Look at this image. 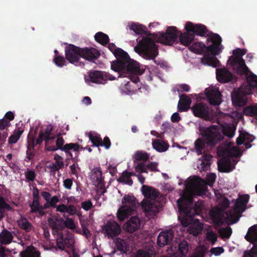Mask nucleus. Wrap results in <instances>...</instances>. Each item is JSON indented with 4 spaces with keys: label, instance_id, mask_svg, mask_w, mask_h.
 Returning a JSON list of instances; mask_svg holds the SVG:
<instances>
[{
    "label": "nucleus",
    "instance_id": "obj_16",
    "mask_svg": "<svg viewBox=\"0 0 257 257\" xmlns=\"http://www.w3.org/2000/svg\"><path fill=\"white\" fill-rule=\"evenodd\" d=\"M80 52L81 58L91 62H95L100 55V52L93 47L80 48Z\"/></svg>",
    "mask_w": 257,
    "mask_h": 257
},
{
    "label": "nucleus",
    "instance_id": "obj_63",
    "mask_svg": "<svg viewBox=\"0 0 257 257\" xmlns=\"http://www.w3.org/2000/svg\"><path fill=\"white\" fill-rule=\"evenodd\" d=\"M187 106L188 105H186V103L179 101L178 104V111L180 112L185 111L188 109Z\"/></svg>",
    "mask_w": 257,
    "mask_h": 257
},
{
    "label": "nucleus",
    "instance_id": "obj_40",
    "mask_svg": "<svg viewBox=\"0 0 257 257\" xmlns=\"http://www.w3.org/2000/svg\"><path fill=\"white\" fill-rule=\"evenodd\" d=\"M35 146V144L34 138H32L31 139L28 140L27 144V151L26 152L27 158L28 159V160H31L34 157V154L31 152V150L34 149Z\"/></svg>",
    "mask_w": 257,
    "mask_h": 257
},
{
    "label": "nucleus",
    "instance_id": "obj_64",
    "mask_svg": "<svg viewBox=\"0 0 257 257\" xmlns=\"http://www.w3.org/2000/svg\"><path fill=\"white\" fill-rule=\"evenodd\" d=\"M136 257H151L150 253L146 251L140 249L137 251Z\"/></svg>",
    "mask_w": 257,
    "mask_h": 257
},
{
    "label": "nucleus",
    "instance_id": "obj_3",
    "mask_svg": "<svg viewBox=\"0 0 257 257\" xmlns=\"http://www.w3.org/2000/svg\"><path fill=\"white\" fill-rule=\"evenodd\" d=\"M113 55L116 60L111 62V69L118 72L120 77H126L127 74L142 73L139 63L131 59L128 54L121 48H117Z\"/></svg>",
    "mask_w": 257,
    "mask_h": 257
},
{
    "label": "nucleus",
    "instance_id": "obj_24",
    "mask_svg": "<svg viewBox=\"0 0 257 257\" xmlns=\"http://www.w3.org/2000/svg\"><path fill=\"white\" fill-rule=\"evenodd\" d=\"M142 191L146 198L151 200L156 199L160 194V192L157 189L145 185L142 187Z\"/></svg>",
    "mask_w": 257,
    "mask_h": 257
},
{
    "label": "nucleus",
    "instance_id": "obj_48",
    "mask_svg": "<svg viewBox=\"0 0 257 257\" xmlns=\"http://www.w3.org/2000/svg\"><path fill=\"white\" fill-rule=\"evenodd\" d=\"M48 221L50 227L53 230H55L56 232L62 228L61 224L60 223H58L56 220L52 218H49L48 219Z\"/></svg>",
    "mask_w": 257,
    "mask_h": 257
},
{
    "label": "nucleus",
    "instance_id": "obj_15",
    "mask_svg": "<svg viewBox=\"0 0 257 257\" xmlns=\"http://www.w3.org/2000/svg\"><path fill=\"white\" fill-rule=\"evenodd\" d=\"M102 230L108 238H113L117 236L121 232L120 225L114 221H108L103 226Z\"/></svg>",
    "mask_w": 257,
    "mask_h": 257
},
{
    "label": "nucleus",
    "instance_id": "obj_6",
    "mask_svg": "<svg viewBox=\"0 0 257 257\" xmlns=\"http://www.w3.org/2000/svg\"><path fill=\"white\" fill-rule=\"evenodd\" d=\"M192 202V199L184 197H181L177 202L180 214L178 219L184 227H187L199 221L198 219H194V214L191 212L192 208L190 206Z\"/></svg>",
    "mask_w": 257,
    "mask_h": 257
},
{
    "label": "nucleus",
    "instance_id": "obj_36",
    "mask_svg": "<svg viewBox=\"0 0 257 257\" xmlns=\"http://www.w3.org/2000/svg\"><path fill=\"white\" fill-rule=\"evenodd\" d=\"M153 148L159 152L166 151L169 147L168 144L164 141L156 140L152 143Z\"/></svg>",
    "mask_w": 257,
    "mask_h": 257
},
{
    "label": "nucleus",
    "instance_id": "obj_62",
    "mask_svg": "<svg viewBox=\"0 0 257 257\" xmlns=\"http://www.w3.org/2000/svg\"><path fill=\"white\" fill-rule=\"evenodd\" d=\"M60 197L58 196H54L49 200V202L51 207L53 208L56 207V204L59 202Z\"/></svg>",
    "mask_w": 257,
    "mask_h": 257
},
{
    "label": "nucleus",
    "instance_id": "obj_58",
    "mask_svg": "<svg viewBox=\"0 0 257 257\" xmlns=\"http://www.w3.org/2000/svg\"><path fill=\"white\" fill-rule=\"evenodd\" d=\"M100 144L102 145H100V146H103L107 150L109 149L111 146V142L108 137H105L103 139V141L101 140Z\"/></svg>",
    "mask_w": 257,
    "mask_h": 257
},
{
    "label": "nucleus",
    "instance_id": "obj_42",
    "mask_svg": "<svg viewBox=\"0 0 257 257\" xmlns=\"http://www.w3.org/2000/svg\"><path fill=\"white\" fill-rule=\"evenodd\" d=\"M178 250L181 257H185L188 251V242L185 240H183L179 243Z\"/></svg>",
    "mask_w": 257,
    "mask_h": 257
},
{
    "label": "nucleus",
    "instance_id": "obj_54",
    "mask_svg": "<svg viewBox=\"0 0 257 257\" xmlns=\"http://www.w3.org/2000/svg\"><path fill=\"white\" fill-rule=\"evenodd\" d=\"M65 226L69 229H73L75 228V225L73 220L72 218L67 217L64 222Z\"/></svg>",
    "mask_w": 257,
    "mask_h": 257
},
{
    "label": "nucleus",
    "instance_id": "obj_33",
    "mask_svg": "<svg viewBox=\"0 0 257 257\" xmlns=\"http://www.w3.org/2000/svg\"><path fill=\"white\" fill-rule=\"evenodd\" d=\"M13 238V236L12 233L7 230L4 229L0 233V243L1 244H9L12 242Z\"/></svg>",
    "mask_w": 257,
    "mask_h": 257
},
{
    "label": "nucleus",
    "instance_id": "obj_25",
    "mask_svg": "<svg viewBox=\"0 0 257 257\" xmlns=\"http://www.w3.org/2000/svg\"><path fill=\"white\" fill-rule=\"evenodd\" d=\"M158 164L155 162H151L147 165H146L144 163H140L137 164L135 167V170L137 172L148 173L147 169L150 170L152 171H158L157 169Z\"/></svg>",
    "mask_w": 257,
    "mask_h": 257
},
{
    "label": "nucleus",
    "instance_id": "obj_5",
    "mask_svg": "<svg viewBox=\"0 0 257 257\" xmlns=\"http://www.w3.org/2000/svg\"><path fill=\"white\" fill-rule=\"evenodd\" d=\"M134 50L140 55H142L144 59L153 60L155 64H159L155 59L158 55V47L152 38L143 37L135 47Z\"/></svg>",
    "mask_w": 257,
    "mask_h": 257
},
{
    "label": "nucleus",
    "instance_id": "obj_39",
    "mask_svg": "<svg viewBox=\"0 0 257 257\" xmlns=\"http://www.w3.org/2000/svg\"><path fill=\"white\" fill-rule=\"evenodd\" d=\"M222 131L223 135L232 138L234 135L235 128L231 124H227L222 127Z\"/></svg>",
    "mask_w": 257,
    "mask_h": 257
},
{
    "label": "nucleus",
    "instance_id": "obj_26",
    "mask_svg": "<svg viewBox=\"0 0 257 257\" xmlns=\"http://www.w3.org/2000/svg\"><path fill=\"white\" fill-rule=\"evenodd\" d=\"M92 178L93 182L100 186L101 189L104 187V179L102 176V171L100 168H94L92 172Z\"/></svg>",
    "mask_w": 257,
    "mask_h": 257
},
{
    "label": "nucleus",
    "instance_id": "obj_28",
    "mask_svg": "<svg viewBox=\"0 0 257 257\" xmlns=\"http://www.w3.org/2000/svg\"><path fill=\"white\" fill-rule=\"evenodd\" d=\"M20 257H41V253L33 245H31L26 247L25 250L21 251Z\"/></svg>",
    "mask_w": 257,
    "mask_h": 257
},
{
    "label": "nucleus",
    "instance_id": "obj_1",
    "mask_svg": "<svg viewBox=\"0 0 257 257\" xmlns=\"http://www.w3.org/2000/svg\"><path fill=\"white\" fill-rule=\"evenodd\" d=\"M207 41L212 43L206 46L201 42H194L189 47V49L198 54H204L201 59V63L205 65L217 67L219 65L220 62L215 57L221 51L222 46L221 37L217 34L210 32L207 34Z\"/></svg>",
    "mask_w": 257,
    "mask_h": 257
},
{
    "label": "nucleus",
    "instance_id": "obj_34",
    "mask_svg": "<svg viewBox=\"0 0 257 257\" xmlns=\"http://www.w3.org/2000/svg\"><path fill=\"white\" fill-rule=\"evenodd\" d=\"M69 240V237H66L64 238L63 235L61 233L59 235V237L56 239V244L59 249L61 250H64L65 247H71V244H67V241Z\"/></svg>",
    "mask_w": 257,
    "mask_h": 257
},
{
    "label": "nucleus",
    "instance_id": "obj_37",
    "mask_svg": "<svg viewBox=\"0 0 257 257\" xmlns=\"http://www.w3.org/2000/svg\"><path fill=\"white\" fill-rule=\"evenodd\" d=\"M18 222L20 227L26 232H30L33 228L32 224L26 218L21 219Z\"/></svg>",
    "mask_w": 257,
    "mask_h": 257
},
{
    "label": "nucleus",
    "instance_id": "obj_19",
    "mask_svg": "<svg viewBox=\"0 0 257 257\" xmlns=\"http://www.w3.org/2000/svg\"><path fill=\"white\" fill-rule=\"evenodd\" d=\"M205 92L206 97L211 104L214 105L220 104L221 102V94L218 90L206 88Z\"/></svg>",
    "mask_w": 257,
    "mask_h": 257
},
{
    "label": "nucleus",
    "instance_id": "obj_12",
    "mask_svg": "<svg viewBox=\"0 0 257 257\" xmlns=\"http://www.w3.org/2000/svg\"><path fill=\"white\" fill-rule=\"evenodd\" d=\"M191 110L196 117L204 120H210L211 118V110L208 105L204 102H196L192 107Z\"/></svg>",
    "mask_w": 257,
    "mask_h": 257
},
{
    "label": "nucleus",
    "instance_id": "obj_29",
    "mask_svg": "<svg viewBox=\"0 0 257 257\" xmlns=\"http://www.w3.org/2000/svg\"><path fill=\"white\" fill-rule=\"evenodd\" d=\"M245 239L252 244H257V224L250 227L245 235Z\"/></svg>",
    "mask_w": 257,
    "mask_h": 257
},
{
    "label": "nucleus",
    "instance_id": "obj_60",
    "mask_svg": "<svg viewBox=\"0 0 257 257\" xmlns=\"http://www.w3.org/2000/svg\"><path fill=\"white\" fill-rule=\"evenodd\" d=\"M71 158L72 159L73 161L74 162V163H73L72 165H71L70 166L71 174L77 176L78 173H77V171L76 170V164L77 163V159H75L73 158V157Z\"/></svg>",
    "mask_w": 257,
    "mask_h": 257
},
{
    "label": "nucleus",
    "instance_id": "obj_50",
    "mask_svg": "<svg viewBox=\"0 0 257 257\" xmlns=\"http://www.w3.org/2000/svg\"><path fill=\"white\" fill-rule=\"evenodd\" d=\"M29 206L31 208V212L33 213H37L38 209L41 208L39 200H33L32 202L29 204Z\"/></svg>",
    "mask_w": 257,
    "mask_h": 257
},
{
    "label": "nucleus",
    "instance_id": "obj_4",
    "mask_svg": "<svg viewBox=\"0 0 257 257\" xmlns=\"http://www.w3.org/2000/svg\"><path fill=\"white\" fill-rule=\"evenodd\" d=\"M199 130L203 140L198 139L194 143L195 149L198 155L202 154L206 144L212 147L223 139L216 125H211L209 127H201Z\"/></svg>",
    "mask_w": 257,
    "mask_h": 257
},
{
    "label": "nucleus",
    "instance_id": "obj_52",
    "mask_svg": "<svg viewBox=\"0 0 257 257\" xmlns=\"http://www.w3.org/2000/svg\"><path fill=\"white\" fill-rule=\"evenodd\" d=\"M11 125V123L9 121L5 118L0 119V130L4 131L6 130L7 132L8 128Z\"/></svg>",
    "mask_w": 257,
    "mask_h": 257
},
{
    "label": "nucleus",
    "instance_id": "obj_9",
    "mask_svg": "<svg viewBox=\"0 0 257 257\" xmlns=\"http://www.w3.org/2000/svg\"><path fill=\"white\" fill-rule=\"evenodd\" d=\"M137 203V200L134 196L125 195L122 198V203L123 204H128V205H124L118 209L117 212L118 219L120 221H123L130 215L133 214L134 212L136 210Z\"/></svg>",
    "mask_w": 257,
    "mask_h": 257
},
{
    "label": "nucleus",
    "instance_id": "obj_8",
    "mask_svg": "<svg viewBox=\"0 0 257 257\" xmlns=\"http://www.w3.org/2000/svg\"><path fill=\"white\" fill-rule=\"evenodd\" d=\"M246 52V49L236 48L232 52L234 56H231L227 61L234 71L238 75H242L249 71L244 60L242 58Z\"/></svg>",
    "mask_w": 257,
    "mask_h": 257
},
{
    "label": "nucleus",
    "instance_id": "obj_35",
    "mask_svg": "<svg viewBox=\"0 0 257 257\" xmlns=\"http://www.w3.org/2000/svg\"><path fill=\"white\" fill-rule=\"evenodd\" d=\"M94 39L97 42L103 46L108 44L109 42L108 35L101 32L96 33L94 36Z\"/></svg>",
    "mask_w": 257,
    "mask_h": 257
},
{
    "label": "nucleus",
    "instance_id": "obj_59",
    "mask_svg": "<svg viewBox=\"0 0 257 257\" xmlns=\"http://www.w3.org/2000/svg\"><path fill=\"white\" fill-rule=\"evenodd\" d=\"M92 206V203L90 200L85 201L81 203L82 208L86 211L90 210Z\"/></svg>",
    "mask_w": 257,
    "mask_h": 257
},
{
    "label": "nucleus",
    "instance_id": "obj_10",
    "mask_svg": "<svg viewBox=\"0 0 257 257\" xmlns=\"http://www.w3.org/2000/svg\"><path fill=\"white\" fill-rule=\"evenodd\" d=\"M65 59L70 63L76 66L83 67L84 62L80 61L81 58L80 48L73 44H69L65 49Z\"/></svg>",
    "mask_w": 257,
    "mask_h": 257
},
{
    "label": "nucleus",
    "instance_id": "obj_21",
    "mask_svg": "<svg viewBox=\"0 0 257 257\" xmlns=\"http://www.w3.org/2000/svg\"><path fill=\"white\" fill-rule=\"evenodd\" d=\"M141 204L143 211L148 215H155L159 211V206L151 200L144 199Z\"/></svg>",
    "mask_w": 257,
    "mask_h": 257
},
{
    "label": "nucleus",
    "instance_id": "obj_47",
    "mask_svg": "<svg viewBox=\"0 0 257 257\" xmlns=\"http://www.w3.org/2000/svg\"><path fill=\"white\" fill-rule=\"evenodd\" d=\"M65 59L63 56H54L53 61L57 66L62 67L66 65Z\"/></svg>",
    "mask_w": 257,
    "mask_h": 257
},
{
    "label": "nucleus",
    "instance_id": "obj_45",
    "mask_svg": "<svg viewBox=\"0 0 257 257\" xmlns=\"http://www.w3.org/2000/svg\"><path fill=\"white\" fill-rule=\"evenodd\" d=\"M53 126L51 124L48 125L44 132H41L40 134H42V136L44 138V140L47 143L50 141V135L53 130Z\"/></svg>",
    "mask_w": 257,
    "mask_h": 257
},
{
    "label": "nucleus",
    "instance_id": "obj_11",
    "mask_svg": "<svg viewBox=\"0 0 257 257\" xmlns=\"http://www.w3.org/2000/svg\"><path fill=\"white\" fill-rule=\"evenodd\" d=\"M178 37L176 27H168L165 33H160L157 35L158 42L166 45H172L177 41Z\"/></svg>",
    "mask_w": 257,
    "mask_h": 257
},
{
    "label": "nucleus",
    "instance_id": "obj_31",
    "mask_svg": "<svg viewBox=\"0 0 257 257\" xmlns=\"http://www.w3.org/2000/svg\"><path fill=\"white\" fill-rule=\"evenodd\" d=\"M115 243L116 249L120 251L121 253H126L129 251L130 246L125 240L118 238Z\"/></svg>",
    "mask_w": 257,
    "mask_h": 257
},
{
    "label": "nucleus",
    "instance_id": "obj_38",
    "mask_svg": "<svg viewBox=\"0 0 257 257\" xmlns=\"http://www.w3.org/2000/svg\"><path fill=\"white\" fill-rule=\"evenodd\" d=\"M243 113L246 116L254 117L257 119V105L246 107L243 109Z\"/></svg>",
    "mask_w": 257,
    "mask_h": 257
},
{
    "label": "nucleus",
    "instance_id": "obj_55",
    "mask_svg": "<svg viewBox=\"0 0 257 257\" xmlns=\"http://www.w3.org/2000/svg\"><path fill=\"white\" fill-rule=\"evenodd\" d=\"M66 213H68L70 215H73L77 213V210L74 205L70 204L66 205Z\"/></svg>",
    "mask_w": 257,
    "mask_h": 257
},
{
    "label": "nucleus",
    "instance_id": "obj_32",
    "mask_svg": "<svg viewBox=\"0 0 257 257\" xmlns=\"http://www.w3.org/2000/svg\"><path fill=\"white\" fill-rule=\"evenodd\" d=\"M194 39V35L191 32L181 33L179 38L180 42L181 44L185 46L190 45Z\"/></svg>",
    "mask_w": 257,
    "mask_h": 257
},
{
    "label": "nucleus",
    "instance_id": "obj_43",
    "mask_svg": "<svg viewBox=\"0 0 257 257\" xmlns=\"http://www.w3.org/2000/svg\"><path fill=\"white\" fill-rule=\"evenodd\" d=\"M89 140L92 143V147H99L100 144L101 138L100 136L97 134H92L90 133L88 135Z\"/></svg>",
    "mask_w": 257,
    "mask_h": 257
},
{
    "label": "nucleus",
    "instance_id": "obj_57",
    "mask_svg": "<svg viewBox=\"0 0 257 257\" xmlns=\"http://www.w3.org/2000/svg\"><path fill=\"white\" fill-rule=\"evenodd\" d=\"M11 250L6 247L0 245V257H7V254L10 253Z\"/></svg>",
    "mask_w": 257,
    "mask_h": 257
},
{
    "label": "nucleus",
    "instance_id": "obj_14",
    "mask_svg": "<svg viewBox=\"0 0 257 257\" xmlns=\"http://www.w3.org/2000/svg\"><path fill=\"white\" fill-rule=\"evenodd\" d=\"M64 142L63 138L61 136L60 134H59L56 141V145L59 150L64 151L70 158H72V154L70 152L71 150H73L74 152H79V149L82 148L80 145L77 143H69L64 145Z\"/></svg>",
    "mask_w": 257,
    "mask_h": 257
},
{
    "label": "nucleus",
    "instance_id": "obj_23",
    "mask_svg": "<svg viewBox=\"0 0 257 257\" xmlns=\"http://www.w3.org/2000/svg\"><path fill=\"white\" fill-rule=\"evenodd\" d=\"M216 78L220 83H227L229 82L232 78L231 73L227 69H216Z\"/></svg>",
    "mask_w": 257,
    "mask_h": 257
},
{
    "label": "nucleus",
    "instance_id": "obj_22",
    "mask_svg": "<svg viewBox=\"0 0 257 257\" xmlns=\"http://www.w3.org/2000/svg\"><path fill=\"white\" fill-rule=\"evenodd\" d=\"M141 226V220L138 216L132 217L124 225L126 231L133 233L137 231Z\"/></svg>",
    "mask_w": 257,
    "mask_h": 257
},
{
    "label": "nucleus",
    "instance_id": "obj_51",
    "mask_svg": "<svg viewBox=\"0 0 257 257\" xmlns=\"http://www.w3.org/2000/svg\"><path fill=\"white\" fill-rule=\"evenodd\" d=\"M11 208L10 205L8 204L2 196H0V213H3L4 209H10Z\"/></svg>",
    "mask_w": 257,
    "mask_h": 257
},
{
    "label": "nucleus",
    "instance_id": "obj_2",
    "mask_svg": "<svg viewBox=\"0 0 257 257\" xmlns=\"http://www.w3.org/2000/svg\"><path fill=\"white\" fill-rule=\"evenodd\" d=\"M249 199V195L248 194L239 195L232 210L226 212L212 210L210 213L211 219L214 224L218 225L222 223L223 219L228 220L232 223H236L240 216L238 214L242 213L246 209V204Z\"/></svg>",
    "mask_w": 257,
    "mask_h": 257
},
{
    "label": "nucleus",
    "instance_id": "obj_20",
    "mask_svg": "<svg viewBox=\"0 0 257 257\" xmlns=\"http://www.w3.org/2000/svg\"><path fill=\"white\" fill-rule=\"evenodd\" d=\"M174 232L172 230L161 231L157 238V244L160 247L169 244L174 237Z\"/></svg>",
    "mask_w": 257,
    "mask_h": 257
},
{
    "label": "nucleus",
    "instance_id": "obj_49",
    "mask_svg": "<svg viewBox=\"0 0 257 257\" xmlns=\"http://www.w3.org/2000/svg\"><path fill=\"white\" fill-rule=\"evenodd\" d=\"M149 158L148 154L146 152L138 151L136 154L135 158L137 161H146Z\"/></svg>",
    "mask_w": 257,
    "mask_h": 257
},
{
    "label": "nucleus",
    "instance_id": "obj_17",
    "mask_svg": "<svg viewBox=\"0 0 257 257\" xmlns=\"http://www.w3.org/2000/svg\"><path fill=\"white\" fill-rule=\"evenodd\" d=\"M223 156L224 157V160L218 163V170L221 172L229 173L234 169V166L232 165L229 158L231 153L228 150H225L223 152Z\"/></svg>",
    "mask_w": 257,
    "mask_h": 257
},
{
    "label": "nucleus",
    "instance_id": "obj_53",
    "mask_svg": "<svg viewBox=\"0 0 257 257\" xmlns=\"http://www.w3.org/2000/svg\"><path fill=\"white\" fill-rule=\"evenodd\" d=\"M25 174L26 179L29 181H33L36 178V174L33 170H28Z\"/></svg>",
    "mask_w": 257,
    "mask_h": 257
},
{
    "label": "nucleus",
    "instance_id": "obj_7",
    "mask_svg": "<svg viewBox=\"0 0 257 257\" xmlns=\"http://www.w3.org/2000/svg\"><path fill=\"white\" fill-rule=\"evenodd\" d=\"M216 176L214 173H210L206 177V181L199 177L192 180L190 183L192 193L194 196L204 197L207 191V185L212 186L215 182Z\"/></svg>",
    "mask_w": 257,
    "mask_h": 257
},
{
    "label": "nucleus",
    "instance_id": "obj_30",
    "mask_svg": "<svg viewBox=\"0 0 257 257\" xmlns=\"http://www.w3.org/2000/svg\"><path fill=\"white\" fill-rule=\"evenodd\" d=\"M134 176H137V174L125 170L122 173L121 176L117 179V181L119 183L132 186L133 184V181L131 177Z\"/></svg>",
    "mask_w": 257,
    "mask_h": 257
},
{
    "label": "nucleus",
    "instance_id": "obj_46",
    "mask_svg": "<svg viewBox=\"0 0 257 257\" xmlns=\"http://www.w3.org/2000/svg\"><path fill=\"white\" fill-rule=\"evenodd\" d=\"M218 233L223 237L229 238L232 233V229L230 227L220 228L218 230Z\"/></svg>",
    "mask_w": 257,
    "mask_h": 257
},
{
    "label": "nucleus",
    "instance_id": "obj_44",
    "mask_svg": "<svg viewBox=\"0 0 257 257\" xmlns=\"http://www.w3.org/2000/svg\"><path fill=\"white\" fill-rule=\"evenodd\" d=\"M252 247L249 250L244 252L243 257H257V244H252Z\"/></svg>",
    "mask_w": 257,
    "mask_h": 257
},
{
    "label": "nucleus",
    "instance_id": "obj_41",
    "mask_svg": "<svg viewBox=\"0 0 257 257\" xmlns=\"http://www.w3.org/2000/svg\"><path fill=\"white\" fill-rule=\"evenodd\" d=\"M23 132L24 131L23 130H18L15 131L14 134L11 135L8 139L9 143L10 144L16 143L20 139Z\"/></svg>",
    "mask_w": 257,
    "mask_h": 257
},
{
    "label": "nucleus",
    "instance_id": "obj_18",
    "mask_svg": "<svg viewBox=\"0 0 257 257\" xmlns=\"http://www.w3.org/2000/svg\"><path fill=\"white\" fill-rule=\"evenodd\" d=\"M185 29L187 32H191L193 35L204 36L208 32L207 27L201 24H194L191 22H187Z\"/></svg>",
    "mask_w": 257,
    "mask_h": 257
},
{
    "label": "nucleus",
    "instance_id": "obj_56",
    "mask_svg": "<svg viewBox=\"0 0 257 257\" xmlns=\"http://www.w3.org/2000/svg\"><path fill=\"white\" fill-rule=\"evenodd\" d=\"M224 251L222 247H212L210 249V252L215 255H219Z\"/></svg>",
    "mask_w": 257,
    "mask_h": 257
},
{
    "label": "nucleus",
    "instance_id": "obj_61",
    "mask_svg": "<svg viewBox=\"0 0 257 257\" xmlns=\"http://www.w3.org/2000/svg\"><path fill=\"white\" fill-rule=\"evenodd\" d=\"M73 184V181L71 179L67 178L63 181V186L65 188L68 190L71 189Z\"/></svg>",
    "mask_w": 257,
    "mask_h": 257
},
{
    "label": "nucleus",
    "instance_id": "obj_27",
    "mask_svg": "<svg viewBox=\"0 0 257 257\" xmlns=\"http://www.w3.org/2000/svg\"><path fill=\"white\" fill-rule=\"evenodd\" d=\"M131 30L133 31L136 34H144L147 36H151V33L147 30V28L143 25L139 23H132L128 26Z\"/></svg>",
    "mask_w": 257,
    "mask_h": 257
},
{
    "label": "nucleus",
    "instance_id": "obj_13",
    "mask_svg": "<svg viewBox=\"0 0 257 257\" xmlns=\"http://www.w3.org/2000/svg\"><path fill=\"white\" fill-rule=\"evenodd\" d=\"M90 81L96 84H105L108 80H114L115 77L105 71L92 70L88 75Z\"/></svg>",
    "mask_w": 257,
    "mask_h": 257
}]
</instances>
